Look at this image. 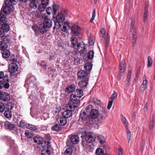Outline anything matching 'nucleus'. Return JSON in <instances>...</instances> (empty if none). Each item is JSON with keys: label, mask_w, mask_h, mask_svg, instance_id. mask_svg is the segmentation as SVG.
Listing matches in <instances>:
<instances>
[{"label": "nucleus", "mask_w": 155, "mask_h": 155, "mask_svg": "<svg viewBox=\"0 0 155 155\" xmlns=\"http://www.w3.org/2000/svg\"><path fill=\"white\" fill-rule=\"evenodd\" d=\"M71 99L67 106L70 110L67 109L62 113L63 116H72V113L71 111L77 107L80 104V102L78 97L74 94L71 95Z\"/></svg>", "instance_id": "f257e3e1"}, {"label": "nucleus", "mask_w": 155, "mask_h": 155, "mask_svg": "<svg viewBox=\"0 0 155 155\" xmlns=\"http://www.w3.org/2000/svg\"><path fill=\"white\" fill-rule=\"evenodd\" d=\"M82 129H79L77 134L81 137H85L86 141L88 143H92L94 142L96 139L95 135L91 132L87 133L85 131H82Z\"/></svg>", "instance_id": "f03ea898"}, {"label": "nucleus", "mask_w": 155, "mask_h": 155, "mask_svg": "<svg viewBox=\"0 0 155 155\" xmlns=\"http://www.w3.org/2000/svg\"><path fill=\"white\" fill-rule=\"evenodd\" d=\"M56 21H54V29H59L65 20V17L61 13H59L56 16Z\"/></svg>", "instance_id": "7ed1b4c3"}, {"label": "nucleus", "mask_w": 155, "mask_h": 155, "mask_svg": "<svg viewBox=\"0 0 155 155\" xmlns=\"http://www.w3.org/2000/svg\"><path fill=\"white\" fill-rule=\"evenodd\" d=\"M41 3L39 4L38 10L40 12L45 11L49 3V0H40Z\"/></svg>", "instance_id": "20e7f679"}, {"label": "nucleus", "mask_w": 155, "mask_h": 155, "mask_svg": "<svg viewBox=\"0 0 155 155\" xmlns=\"http://www.w3.org/2000/svg\"><path fill=\"white\" fill-rule=\"evenodd\" d=\"M59 8V6L57 4H54L52 6V8L50 7L47 8L46 9V12L48 15H50L51 13L53 16L56 15L57 11Z\"/></svg>", "instance_id": "39448f33"}, {"label": "nucleus", "mask_w": 155, "mask_h": 155, "mask_svg": "<svg viewBox=\"0 0 155 155\" xmlns=\"http://www.w3.org/2000/svg\"><path fill=\"white\" fill-rule=\"evenodd\" d=\"M77 50L78 52L85 54L86 52V48L87 46L83 42H79L77 45Z\"/></svg>", "instance_id": "423d86ee"}, {"label": "nucleus", "mask_w": 155, "mask_h": 155, "mask_svg": "<svg viewBox=\"0 0 155 155\" xmlns=\"http://www.w3.org/2000/svg\"><path fill=\"white\" fill-rule=\"evenodd\" d=\"M126 66L125 61L124 59H123L122 61L120 62L119 67L120 71L119 74L121 77L124 74Z\"/></svg>", "instance_id": "0eeeda50"}, {"label": "nucleus", "mask_w": 155, "mask_h": 155, "mask_svg": "<svg viewBox=\"0 0 155 155\" xmlns=\"http://www.w3.org/2000/svg\"><path fill=\"white\" fill-rule=\"evenodd\" d=\"M81 31L80 28L77 25H74L71 28V33L74 36L78 35L80 33Z\"/></svg>", "instance_id": "6e6552de"}, {"label": "nucleus", "mask_w": 155, "mask_h": 155, "mask_svg": "<svg viewBox=\"0 0 155 155\" xmlns=\"http://www.w3.org/2000/svg\"><path fill=\"white\" fill-rule=\"evenodd\" d=\"M10 99L9 94L7 93L0 91V100L3 101H7Z\"/></svg>", "instance_id": "1a4fd4ad"}, {"label": "nucleus", "mask_w": 155, "mask_h": 155, "mask_svg": "<svg viewBox=\"0 0 155 155\" xmlns=\"http://www.w3.org/2000/svg\"><path fill=\"white\" fill-rule=\"evenodd\" d=\"M40 0H30V7L35 9L37 8L38 2Z\"/></svg>", "instance_id": "9d476101"}, {"label": "nucleus", "mask_w": 155, "mask_h": 155, "mask_svg": "<svg viewBox=\"0 0 155 155\" xmlns=\"http://www.w3.org/2000/svg\"><path fill=\"white\" fill-rule=\"evenodd\" d=\"M17 68L18 67L16 63H12L9 65L8 70L11 73H14L17 70Z\"/></svg>", "instance_id": "9b49d317"}, {"label": "nucleus", "mask_w": 155, "mask_h": 155, "mask_svg": "<svg viewBox=\"0 0 155 155\" xmlns=\"http://www.w3.org/2000/svg\"><path fill=\"white\" fill-rule=\"evenodd\" d=\"M78 78L80 79L85 78L87 76V73L83 70H81L77 73Z\"/></svg>", "instance_id": "f8f14e48"}, {"label": "nucleus", "mask_w": 155, "mask_h": 155, "mask_svg": "<svg viewBox=\"0 0 155 155\" xmlns=\"http://www.w3.org/2000/svg\"><path fill=\"white\" fill-rule=\"evenodd\" d=\"M34 142L39 144H42L44 140L42 137L39 135H36L33 138Z\"/></svg>", "instance_id": "ddd939ff"}, {"label": "nucleus", "mask_w": 155, "mask_h": 155, "mask_svg": "<svg viewBox=\"0 0 155 155\" xmlns=\"http://www.w3.org/2000/svg\"><path fill=\"white\" fill-rule=\"evenodd\" d=\"M4 126L6 129L10 130H13L15 128L14 124L11 123L8 121L5 122L4 124Z\"/></svg>", "instance_id": "4468645a"}, {"label": "nucleus", "mask_w": 155, "mask_h": 155, "mask_svg": "<svg viewBox=\"0 0 155 155\" xmlns=\"http://www.w3.org/2000/svg\"><path fill=\"white\" fill-rule=\"evenodd\" d=\"M68 117H61L59 118V120H58V122H59V124L61 126H65L67 123L68 120L67 118Z\"/></svg>", "instance_id": "2eb2a0df"}, {"label": "nucleus", "mask_w": 155, "mask_h": 155, "mask_svg": "<svg viewBox=\"0 0 155 155\" xmlns=\"http://www.w3.org/2000/svg\"><path fill=\"white\" fill-rule=\"evenodd\" d=\"M79 140V138L78 136L76 135H73L70 138V140L73 144H76L77 143Z\"/></svg>", "instance_id": "dca6fc26"}, {"label": "nucleus", "mask_w": 155, "mask_h": 155, "mask_svg": "<svg viewBox=\"0 0 155 155\" xmlns=\"http://www.w3.org/2000/svg\"><path fill=\"white\" fill-rule=\"evenodd\" d=\"M93 102L95 104V106L97 107L98 106H100V107H102L103 106V104L101 102L100 100L96 98H94L92 99Z\"/></svg>", "instance_id": "f3484780"}, {"label": "nucleus", "mask_w": 155, "mask_h": 155, "mask_svg": "<svg viewBox=\"0 0 155 155\" xmlns=\"http://www.w3.org/2000/svg\"><path fill=\"white\" fill-rule=\"evenodd\" d=\"M48 28L43 24H41L39 26L38 29L39 31L42 34L46 33L47 30Z\"/></svg>", "instance_id": "a211bd4d"}, {"label": "nucleus", "mask_w": 155, "mask_h": 155, "mask_svg": "<svg viewBox=\"0 0 155 155\" xmlns=\"http://www.w3.org/2000/svg\"><path fill=\"white\" fill-rule=\"evenodd\" d=\"M2 9L3 12L7 14H9L11 12L12 8L9 6L11 5H6Z\"/></svg>", "instance_id": "6ab92c4d"}, {"label": "nucleus", "mask_w": 155, "mask_h": 155, "mask_svg": "<svg viewBox=\"0 0 155 155\" xmlns=\"http://www.w3.org/2000/svg\"><path fill=\"white\" fill-rule=\"evenodd\" d=\"M61 129V126L59 124H55L51 128V130L53 131L58 132Z\"/></svg>", "instance_id": "aec40b11"}, {"label": "nucleus", "mask_w": 155, "mask_h": 155, "mask_svg": "<svg viewBox=\"0 0 155 155\" xmlns=\"http://www.w3.org/2000/svg\"><path fill=\"white\" fill-rule=\"evenodd\" d=\"M70 41L72 44L71 46L74 47L75 46H77L78 43L77 38L75 37H72L71 38Z\"/></svg>", "instance_id": "412c9836"}, {"label": "nucleus", "mask_w": 155, "mask_h": 155, "mask_svg": "<svg viewBox=\"0 0 155 155\" xmlns=\"http://www.w3.org/2000/svg\"><path fill=\"white\" fill-rule=\"evenodd\" d=\"M70 28V26L68 22H65L63 25V28L61 30L62 31L67 32Z\"/></svg>", "instance_id": "4be33fe9"}, {"label": "nucleus", "mask_w": 155, "mask_h": 155, "mask_svg": "<svg viewBox=\"0 0 155 155\" xmlns=\"http://www.w3.org/2000/svg\"><path fill=\"white\" fill-rule=\"evenodd\" d=\"M75 88V86L74 85H71L66 87V91L68 93H71L74 92Z\"/></svg>", "instance_id": "5701e85b"}, {"label": "nucleus", "mask_w": 155, "mask_h": 155, "mask_svg": "<svg viewBox=\"0 0 155 155\" xmlns=\"http://www.w3.org/2000/svg\"><path fill=\"white\" fill-rule=\"evenodd\" d=\"M8 75L5 74V75L3 71L0 72V79H2V81H6L8 80Z\"/></svg>", "instance_id": "b1692460"}, {"label": "nucleus", "mask_w": 155, "mask_h": 155, "mask_svg": "<svg viewBox=\"0 0 155 155\" xmlns=\"http://www.w3.org/2000/svg\"><path fill=\"white\" fill-rule=\"evenodd\" d=\"M43 24L48 28H50L52 25L51 21L50 19L44 20Z\"/></svg>", "instance_id": "393cba45"}, {"label": "nucleus", "mask_w": 155, "mask_h": 155, "mask_svg": "<svg viewBox=\"0 0 155 155\" xmlns=\"http://www.w3.org/2000/svg\"><path fill=\"white\" fill-rule=\"evenodd\" d=\"M88 80L86 79L85 81H79L78 83L79 86L81 87H86L88 84Z\"/></svg>", "instance_id": "a878e982"}, {"label": "nucleus", "mask_w": 155, "mask_h": 155, "mask_svg": "<svg viewBox=\"0 0 155 155\" xmlns=\"http://www.w3.org/2000/svg\"><path fill=\"white\" fill-rule=\"evenodd\" d=\"M99 111L97 109H93L90 112V116H98Z\"/></svg>", "instance_id": "bb28decb"}, {"label": "nucleus", "mask_w": 155, "mask_h": 155, "mask_svg": "<svg viewBox=\"0 0 155 155\" xmlns=\"http://www.w3.org/2000/svg\"><path fill=\"white\" fill-rule=\"evenodd\" d=\"M8 47V45L6 42L3 41L0 42V50H5Z\"/></svg>", "instance_id": "cd10ccee"}, {"label": "nucleus", "mask_w": 155, "mask_h": 155, "mask_svg": "<svg viewBox=\"0 0 155 155\" xmlns=\"http://www.w3.org/2000/svg\"><path fill=\"white\" fill-rule=\"evenodd\" d=\"M0 20L1 22H5L6 21V15L3 14L2 9L0 12Z\"/></svg>", "instance_id": "c85d7f7f"}, {"label": "nucleus", "mask_w": 155, "mask_h": 155, "mask_svg": "<svg viewBox=\"0 0 155 155\" xmlns=\"http://www.w3.org/2000/svg\"><path fill=\"white\" fill-rule=\"evenodd\" d=\"M11 55L10 51L8 50H4L2 53V56L4 58H8Z\"/></svg>", "instance_id": "c756f323"}, {"label": "nucleus", "mask_w": 155, "mask_h": 155, "mask_svg": "<svg viewBox=\"0 0 155 155\" xmlns=\"http://www.w3.org/2000/svg\"><path fill=\"white\" fill-rule=\"evenodd\" d=\"M83 91L81 89H77L75 92V95H76L78 98L81 97L83 95Z\"/></svg>", "instance_id": "7c9ffc66"}, {"label": "nucleus", "mask_w": 155, "mask_h": 155, "mask_svg": "<svg viewBox=\"0 0 155 155\" xmlns=\"http://www.w3.org/2000/svg\"><path fill=\"white\" fill-rule=\"evenodd\" d=\"M131 76V72L130 71H129L127 75L126 79L125 81V83L127 86H128L130 84V81Z\"/></svg>", "instance_id": "2f4dec72"}, {"label": "nucleus", "mask_w": 155, "mask_h": 155, "mask_svg": "<svg viewBox=\"0 0 155 155\" xmlns=\"http://www.w3.org/2000/svg\"><path fill=\"white\" fill-rule=\"evenodd\" d=\"M126 133L127 134V138L128 140V143H130L131 142V132L128 128H127L126 129Z\"/></svg>", "instance_id": "473e14b6"}, {"label": "nucleus", "mask_w": 155, "mask_h": 155, "mask_svg": "<svg viewBox=\"0 0 155 155\" xmlns=\"http://www.w3.org/2000/svg\"><path fill=\"white\" fill-rule=\"evenodd\" d=\"M92 64L90 62H87L84 66L85 69L88 71H90L92 68Z\"/></svg>", "instance_id": "72a5a7b5"}, {"label": "nucleus", "mask_w": 155, "mask_h": 155, "mask_svg": "<svg viewBox=\"0 0 155 155\" xmlns=\"http://www.w3.org/2000/svg\"><path fill=\"white\" fill-rule=\"evenodd\" d=\"M2 27L1 29L6 32L8 31L9 30V26L7 24L3 23L2 25Z\"/></svg>", "instance_id": "f704fd0d"}, {"label": "nucleus", "mask_w": 155, "mask_h": 155, "mask_svg": "<svg viewBox=\"0 0 155 155\" xmlns=\"http://www.w3.org/2000/svg\"><path fill=\"white\" fill-rule=\"evenodd\" d=\"M88 39L89 45L91 46L93 45L95 41L94 38L93 36H89Z\"/></svg>", "instance_id": "c9c22d12"}, {"label": "nucleus", "mask_w": 155, "mask_h": 155, "mask_svg": "<svg viewBox=\"0 0 155 155\" xmlns=\"http://www.w3.org/2000/svg\"><path fill=\"white\" fill-rule=\"evenodd\" d=\"M146 6L145 7V12L144 15L143 17V22H145V21L147 18V10H148V5L147 3L145 4Z\"/></svg>", "instance_id": "e433bc0d"}, {"label": "nucleus", "mask_w": 155, "mask_h": 155, "mask_svg": "<svg viewBox=\"0 0 155 155\" xmlns=\"http://www.w3.org/2000/svg\"><path fill=\"white\" fill-rule=\"evenodd\" d=\"M18 126L21 127L29 129V124H25V123L22 120L20 122Z\"/></svg>", "instance_id": "4c0bfd02"}, {"label": "nucleus", "mask_w": 155, "mask_h": 155, "mask_svg": "<svg viewBox=\"0 0 155 155\" xmlns=\"http://www.w3.org/2000/svg\"><path fill=\"white\" fill-rule=\"evenodd\" d=\"M155 125V119L154 117H152L150 123L149 129L150 130H152Z\"/></svg>", "instance_id": "58836bf2"}, {"label": "nucleus", "mask_w": 155, "mask_h": 155, "mask_svg": "<svg viewBox=\"0 0 155 155\" xmlns=\"http://www.w3.org/2000/svg\"><path fill=\"white\" fill-rule=\"evenodd\" d=\"M153 60L152 58L150 56L148 57V64L147 66L148 68L151 67L152 65Z\"/></svg>", "instance_id": "ea45409f"}, {"label": "nucleus", "mask_w": 155, "mask_h": 155, "mask_svg": "<svg viewBox=\"0 0 155 155\" xmlns=\"http://www.w3.org/2000/svg\"><path fill=\"white\" fill-rule=\"evenodd\" d=\"M96 153L97 155H103L104 153V150L101 148H97L96 151Z\"/></svg>", "instance_id": "a19ab883"}, {"label": "nucleus", "mask_w": 155, "mask_h": 155, "mask_svg": "<svg viewBox=\"0 0 155 155\" xmlns=\"http://www.w3.org/2000/svg\"><path fill=\"white\" fill-rule=\"evenodd\" d=\"M7 108L8 109L12 110L13 109L14 107V104L12 102H8L6 104Z\"/></svg>", "instance_id": "79ce46f5"}, {"label": "nucleus", "mask_w": 155, "mask_h": 155, "mask_svg": "<svg viewBox=\"0 0 155 155\" xmlns=\"http://www.w3.org/2000/svg\"><path fill=\"white\" fill-rule=\"evenodd\" d=\"M137 35L133 33V45L135 47L136 45V41L137 39Z\"/></svg>", "instance_id": "37998d69"}, {"label": "nucleus", "mask_w": 155, "mask_h": 155, "mask_svg": "<svg viewBox=\"0 0 155 155\" xmlns=\"http://www.w3.org/2000/svg\"><path fill=\"white\" fill-rule=\"evenodd\" d=\"M94 52L92 51H89L87 55V57L89 59H91L94 57Z\"/></svg>", "instance_id": "c03bdc74"}, {"label": "nucleus", "mask_w": 155, "mask_h": 155, "mask_svg": "<svg viewBox=\"0 0 155 155\" xmlns=\"http://www.w3.org/2000/svg\"><path fill=\"white\" fill-rule=\"evenodd\" d=\"M30 12L31 13V16L33 18H35L36 17V15L37 14V11L36 10H35Z\"/></svg>", "instance_id": "a18cd8bd"}, {"label": "nucleus", "mask_w": 155, "mask_h": 155, "mask_svg": "<svg viewBox=\"0 0 155 155\" xmlns=\"http://www.w3.org/2000/svg\"><path fill=\"white\" fill-rule=\"evenodd\" d=\"M4 41L3 42H5L6 41V43H9L10 41V38L9 35H7L6 36H5L3 38Z\"/></svg>", "instance_id": "49530a36"}, {"label": "nucleus", "mask_w": 155, "mask_h": 155, "mask_svg": "<svg viewBox=\"0 0 155 155\" xmlns=\"http://www.w3.org/2000/svg\"><path fill=\"white\" fill-rule=\"evenodd\" d=\"M87 123L90 124V122L94 121L95 122V117H87Z\"/></svg>", "instance_id": "de8ad7c7"}, {"label": "nucleus", "mask_w": 155, "mask_h": 155, "mask_svg": "<svg viewBox=\"0 0 155 155\" xmlns=\"http://www.w3.org/2000/svg\"><path fill=\"white\" fill-rule=\"evenodd\" d=\"M9 81V78H8V81H3V83H4V86L5 88L6 89H8L9 88L10 86V84L8 82Z\"/></svg>", "instance_id": "09e8293b"}, {"label": "nucleus", "mask_w": 155, "mask_h": 155, "mask_svg": "<svg viewBox=\"0 0 155 155\" xmlns=\"http://www.w3.org/2000/svg\"><path fill=\"white\" fill-rule=\"evenodd\" d=\"M72 153V150L70 148L67 149L64 152V155H71Z\"/></svg>", "instance_id": "8fccbe9b"}, {"label": "nucleus", "mask_w": 155, "mask_h": 155, "mask_svg": "<svg viewBox=\"0 0 155 155\" xmlns=\"http://www.w3.org/2000/svg\"><path fill=\"white\" fill-rule=\"evenodd\" d=\"M5 116H12V113L9 110H5L4 112Z\"/></svg>", "instance_id": "3c124183"}, {"label": "nucleus", "mask_w": 155, "mask_h": 155, "mask_svg": "<svg viewBox=\"0 0 155 155\" xmlns=\"http://www.w3.org/2000/svg\"><path fill=\"white\" fill-rule=\"evenodd\" d=\"M121 120L124 125L126 126L127 125L128 122L125 117H122Z\"/></svg>", "instance_id": "603ef678"}, {"label": "nucleus", "mask_w": 155, "mask_h": 155, "mask_svg": "<svg viewBox=\"0 0 155 155\" xmlns=\"http://www.w3.org/2000/svg\"><path fill=\"white\" fill-rule=\"evenodd\" d=\"M92 108V105H89L86 107V110L87 112L90 113V111H91L93 110Z\"/></svg>", "instance_id": "864d4df0"}, {"label": "nucleus", "mask_w": 155, "mask_h": 155, "mask_svg": "<svg viewBox=\"0 0 155 155\" xmlns=\"http://www.w3.org/2000/svg\"><path fill=\"white\" fill-rule=\"evenodd\" d=\"M105 34V31L104 28H102L100 30L99 33L100 36L103 38L104 37Z\"/></svg>", "instance_id": "5fc2aeb1"}, {"label": "nucleus", "mask_w": 155, "mask_h": 155, "mask_svg": "<svg viewBox=\"0 0 155 155\" xmlns=\"http://www.w3.org/2000/svg\"><path fill=\"white\" fill-rule=\"evenodd\" d=\"M103 117H95V122H97L98 123H101L102 122V119Z\"/></svg>", "instance_id": "6e6d98bb"}, {"label": "nucleus", "mask_w": 155, "mask_h": 155, "mask_svg": "<svg viewBox=\"0 0 155 155\" xmlns=\"http://www.w3.org/2000/svg\"><path fill=\"white\" fill-rule=\"evenodd\" d=\"M109 38H110V36L108 35V34H107V35L106 36V47H107L108 46V45L109 44Z\"/></svg>", "instance_id": "4d7b16f0"}, {"label": "nucleus", "mask_w": 155, "mask_h": 155, "mask_svg": "<svg viewBox=\"0 0 155 155\" xmlns=\"http://www.w3.org/2000/svg\"><path fill=\"white\" fill-rule=\"evenodd\" d=\"M134 25H130V31L131 32H132L133 36V33L134 34H137L136 32L135 31V29L134 26Z\"/></svg>", "instance_id": "13d9d810"}, {"label": "nucleus", "mask_w": 155, "mask_h": 155, "mask_svg": "<svg viewBox=\"0 0 155 155\" xmlns=\"http://www.w3.org/2000/svg\"><path fill=\"white\" fill-rule=\"evenodd\" d=\"M117 93L115 91H114V93L110 97V99L113 101V100H114L116 97H117Z\"/></svg>", "instance_id": "bf43d9fd"}, {"label": "nucleus", "mask_w": 155, "mask_h": 155, "mask_svg": "<svg viewBox=\"0 0 155 155\" xmlns=\"http://www.w3.org/2000/svg\"><path fill=\"white\" fill-rule=\"evenodd\" d=\"M5 105L4 104L2 103H0V112H3L5 109Z\"/></svg>", "instance_id": "052dcab7"}, {"label": "nucleus", "mask_w": 155, "mask_h": 155, "mask_svg": "<svg viewBox=\"0 0 155 155\" xmlns=\"http://www.w3.org/2000/svg\"><path fill=\"white\" fill-rule=\"evenodd\" d=\"M97 139L99 141L100 143H104V137L101 135H99L97 136Z\"/></svg>", "instance_id": "680f3d73"}, {"label": "nucleus", "mask_w": 155, "mask_h": 155, "mask_svg": "<svg viewBox=\"0 0 155 155\" xmlns=\"http://www.w3.org/2000/svg\"><path fill=\"white\" fill-rule=\"evenodd\" d=\"M17 60V59L16 58H15V56L14 55H12L10 61H12V63H15V62H16Z\"/></svg>", "instance_id": "e2e57ef3"}, {"label": "nucleus", "mask_w": 155, "mask_h": 155, "mask_svg": "<svg viewBox=\"0 0 155 155\" xmlns=\"http://www.w3.org/2000/svg\"><path fill=\"white\" fill-rule=\"evenodd\" d=\"M143 82L142 84L147 86V81L146 79V77L145 75H144L143 78Z\"/></svg>", "instance_id": "0e129e2a"}, {"label": "nucleus", "mask_w": 155, "mask_h": 155, "mask_svg": "<svg viewBox=\"0 0 155 155\" xmlns=\"http://www.w3.org/2000/svg\"><path fill=\"white\" fill-rule=\"evenodd\" d=\"M30 130L35 131L37 130V127L35 126L30 124Z\"/></svg>", "instance_id": "69168bd1"}, {"label": "nucleus", "mask_w": 155, "mask_h": 155, "mask_svg": "<svg viewBox=\"0 0 155 155\" xmlns=\"http://www.w3.org/2000/svg\"><path fill=\"white\" fill-rule=\"evenodd\" d=\"M5 31L1 29L0 30V37L1 38H4L5 36Z\"/></svg>", "instance_id": "338daca9"}, {"label": "nucleus", "mask_w": 155, "mask_h": 155, "mask_svg": "<svg viewBox=\"0 0 155 155\" xmlns=\"http://www.w3.org/2000/svg\"><path fill=\"white\" fill-rule=\"evenodd\" d=\"M55 55V53L54 52H51L50 53V57L49 58V59L50 60H51L53 59Z\"/></svg>", "instance_id": "774afa93"}]
</instances>
